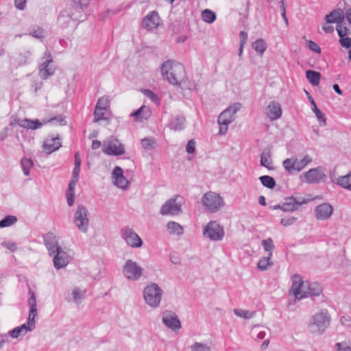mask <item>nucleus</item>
I'll list each match as a JSON object with an SVG mask.
<instances>
[{"mask_svg":"<svg viewBox=\"0 0 351 351\" xmlns=\"http://www.w3.org/2000/svg\"><path fill=\"white\" fill-rule=\"evenodd\" d=\"M292 200L290 202H285L282 204H277L272 207L274 210L280 209L284 212H290L295 210L300 206L304 204H307L315 199H302L301 202L297 201V199H290Z\"/></svg>","mask_w":351,"mask_h":351,"instance_id":"nucleus-19","label":"nucleus"},{"mask_svg":"<svg viewBox=\"0 0 351 351\" xmlns=\"http://www.w3.org/2000/svg\"><path fill=\"white\" fill-rule=\"evenodd\" d=\"M29 294L30 295L29 298L28 299V305L29 307L31 306H37L36 304V298L35 293L31 290H29Z\"/></svg>","mask_w":351,"mask_h":351,"instance_id":"nucleus-57","label":"nucleus"},{"mask_svg":"<svg viewBox=\"0 0 351 351\" xmlns=\"http://www.w3.org/2000/svg\"><path fill=\"white\" fill-rule=\"evenodd\" d=\"M326 177L322 167L313 168L305 172L302 181L308 184L319 183Z\"/></svg>","mask_w":351,"mask_h":351,"instance_id":"nucleus-13","label":"nucleus"},{"mask_svg":"<svg viewBox=\"0 0 351 351\" xmlns=\"http://www.w3.org/2000/svg\"><path fill=\"white\" fill-rule=\"evenodd\" d=\"M297 218L294 217H283L280 220V223L284 226H289L292 225L295 221Z\"/></svg>","mask_w":351,"mask_h":351,"instance_id":"nucleus-56","label":"nucleus"},{"mask_svg":"<svg viewBox=\"0 0 351 351\" xmlns=\"http://www.w3.org/2000/svg\"><path fill=\"white\" fill-rule=\"evenodd\" d=\"M112 176L114 178V180L117 178L122 177L123 176V169L120 167L116 166L112 171Z\"/></svg>","mask_w":351,"mask_h":351,"instance_id":"nucleus-59","label":"nucleus"},{"mask_svg":"<svg viewBox=\"0 0 351 351\" xmlns=\"http://www.w3.org/2000/svg\"><path fill=\"white\" fill-rule=\"evenodd\" d=\"M346 19L345 12L341 8L334 9L324 17L326 23H336L337 25L344 22Z\"/></svg>","mask_w":351,"mask_h":351,"instance_id":"nucleus-24","label":"nucleus"},{"mask_svg":"<svg viewBox=\"0 0 351 351\" xmlns=\"http://www.w3.org/2000/svg\"><path fill=\"white\" fill-rule=\"evenodd\" d=\"M336 30L339 37V43L341 47L349 49L351 47L350 38L348 37L350 34V29L343 22L336 26Z\"/></svg>","mask_w":351,"mask_h":351,"instance_id":"nucleus-17","label":"nucleus"},{"mask_svg":"<svg viewBox=\"0 0 351 351\" xmlns=\"http://www.w3.org/2000/svg\"><path fill=\"white\" fill-rule=\"evenodd\" d=\"M307 46L312 51L316 52L317 53H321V48L313 40H308L307 43Z\"/></svg>","mask_w":351,"mask_h":351,"instance_id":"nucleus-54","label":"nucleus"},{"mask_svg":"<svg viewBox=\"0 0 351 351\" xmlns=\"http://www.w3.org/2000/svg\"><path fill=\"white\" fill-rule=\"evenodd\" d=\"M42 59L43 62L39 66V75L43 80H47L55 73L56 66L53 64V58L48 50L45 52Z\"/></svg>","mask_w":351,"mask_h":351,"instance_id":"nucleus-7","label":"nucleus"},{"mask_svg":"<svg viewBox=\"0 0 351 351\" xmlns=\"http://www.w3.org/2000/svg\"><path fill=\"white\" fill-rule=\"evenodd\" d=\"M111 110H104V108H95L94 110V122H99L100 121H109L111 118Z\"/></svg>","mask_w":351,"mask_h":351,"instance_id":"nucleus-29","label":"nucleus"},{"mask_svg":"<svg viewBox=\"0 0 351 351\" xmlns=\"http://www.w3.org/2000/svg\"><path fill=\"white\" fill-rule=\"evenodd\" d=\"M22 330L19 326L15 327L12 330H10L8 332L9 335L12 338H18L19 336L22 333Z\"/></svg>","mask_w":351,"mask_h":351,"instance_id":"nucleus-58","label":"nucleus"},{"mask_svg":"<svg viewBox=\"0 0 351 351\" xmlns=\"http://www.w3.org/2000/svg\"><path fill=\"white\" fill-rule=\"evenodd\" d=\"M142 93L147 97H148L152 101L156 103V104L160 102V99H159L158 96L156 94H155L152 90H149V89H143L142 90Z\"/></svg>","mask_w":351,"mask_h":351,"instance_id":"nucleus-46","label":"nucleus"},{"mask_svg":"<svg viewBox=\"0 0 351 351\" xmlns=\"http://www.w3.org/2000/svg\"><path fill=\"white\" fill-rule=\"evenodd\" d=\"M261 245L263 247L265 252L273 251L274 249L275 248V245H274L273 240L270 237H269L266 239H263L261 241Z\"/></svg>","mask_w":351,"mask_h":351,"instance_id":"nucleus-47","label":"nucleus"},{"mask_svg":"<svg viewBox=\"0 0 351 351\" xmlns=\"http://www.w3.org/2000/svg\"><path fill=\"white\" fill-rule=\"evenodd\" d=\"M285 169L289 173L296 171L295 158H287L282 162Z\"/></svg>","mask_w":351,"mask_h":351,"instance_id":"nucleus-42","label":"nucleus"},{"mask_svg":"<svg viewBox=\"0 0 351 351\" xmlns=\"http://www.w3.org/2000/svg\"><path fill=\"white\" fill-rule=\"evenodd\" d=\"M185 122V117L183 115H176L169 121V127L174 131H180L184 128Z\"/></svg>","mask_w":351,"mask_h":351,"instance_id":"nucleus-27","label":"nucleus"},{"mask_svg":"<svg viewBox=\"0 0 351 351\" xmlns=\"http://www.w3.org/2000/svg\"><path fill=\"white\" fill-rule=\"evenodd\" d=\"M160 23V18L158 13L156 11H152L143 19L141 26L147 30H152L157 28Z\"/></svg>","mask_w":351,"mask_h":351,"instance_id":"nucleus-15","label":"nucleus"},{"mask_svg":"<svg viewBox=\"0 0 351 351\" xmlns=\"http://www.w3.org/2000/svg\"><path fill=\"white\" fill-rule=\"evenodd\" d=\"M334 208L328 203H322L317 206L314 209L315 217L317 220H326L329 219L332 213Z\"/></svg>","mask_w":351,"mask_h":351,"instance_id":"nucleus-16","label":"nucleus"},{"mask_svg":"<svg viewBox=\"0 0 351 351\" xmlns=\"http://www.w3.org/2000/svg\"><path fill=\"white\" fill-rule=\"evenodd\" d=\"M163 291L155 282L147 285L143 290V297L145 303L152 308L160 305Z\"/></svg>","mask_w":351,"mask_h":351,"instance_id":"nucleus-4","label":"nucleus"},{"mask_svg":"<svg viewBox=\"0 0 351 351\" xmlns=\"http://www.w3.org/2000/svg\"><path fill=\"white\" fill-rule=\"evenodd\" d=\"M337 351H351V347L348 346L346 342H339L335 344Z\"/></svg>","mask_w":351,"mask_h":351,"instance_id":"nucleus-55","label":"nucleus"},{"mask_svg":"<svg viewBox=\"0 0 351 351\" xmlns=\"http://www.w3.org/2000/svg\"><path fill=\"white\" fill-rule=\"evenodd\" d=\"M145 111L147 112V114L149 112V108L145 106H143L131 113L130 116L134 117L136 120L142 119L143 118L146 119L147 115L145 114Z\"/></svg>","mask_w":351,"mask_h":351,"instance_id":"nucleus-37","label":"nucleus"},{"mask_svg":"<svg viewBox=\"0 0 351 351\" xmlns=\"http://www.w3.org/2000/svg\"><path fill=\"white\" fill-rule=\"evenodd\" d=\"M330 319L328 311L326 309H321L311 317L308 329L312 333L322 334L330 326Z\"/></svg>","mask_w":351,"mask_h":351,"instance_id":"nucleus-2","label":"nucleus"},{"mask_svg":"<svg viewBox=\"0 0 351 351\" xmlns=\"http://www.w3.org/2000/svg\"><path fill=\"white\" fill-rule=\"evenodd\" d=\"M240 108V104L229 106L219 115L218 123H230L234 120V114Z\"/></svg>","mask_w":351,"mask_h":351,"instance_id":"nucleus-18","label":"nucleus"},{"mask_svg":"<svg viewBox=\"0 0 351 351\" xmlns=\"http://www.w3.org/2000/svg\"><path fill=\"white\" fill-rule=\"evenodd\" d=\"M234 313L238 317H241L245 319H250L254 315V312H250L247 310L237 308L234 310Z\"/></svg>","mask_w":351,"mask_h":351,"instance_id":"nucleus-45","label":"nucleus"},{"mask_svg":"<svg viewBox=\"0 0 351 351\" xmlns=\"http://www.w3.org/2000/svg\"><path fill=\"white\" fill-rule=\"evenodd\" d=\"M80 172V167L74 166V169L73 171L72 180H75V181H78Z\"/></svg>","mask_w":351,"mask_h":351,"instance_id":"nucleus-63","label":"nucleus"},{"mask_svg":"<svg viewBox=\"0 0 351 351\" xmlns=\"http://www.w3.org/2000/svg\"><path fill=\"white\" fill-rule=\"evenodd\" d=\"M77 182V181L71 179L69 184V189L66 193V197H75L74 188Z\"/></svg>","mask_w":351,"mask_h":351,"instance_id":"nucleus-50","label":"nucleus"},{"mask_svg":"<svg viewBox=\"0 0 351 351\" xmlns=\"http://www.w3.org/2000/svg\"><path fill=\"white\" fill-rule=\"evenodd\" d=\"M295 161L296 171L298 172L302 170L308 164H309L312 161V158L308 155H306L300 160H298L297 158H295Z\"/></svg>","mask_w":351,"mask_h":351,"instance_id":"nucleus-39","label":"nucleus"},{"mask_svg":"<svg viewBox=\"0 0 351 351\" xmlns=\"http://www.w3.org/2000/svg\"><path fill=\"white\" fill-rule=\"evenodd\" d=\"M156 141L154 138H145L141 141V145L143 149L150 150L156 147Z\"/></svg>","mask_w":351,"mask_h":351,"instance_id":"nucleus-44","label":"nucleus"},{"mask_svg":"<svg viewBox=\"0 0 351 351\" xmlns=\"http://www.w3.org/2000/svg\"><path fill=\"white\" fill-rule=\"evenodd\" d=\"M123 271L125 276L130 280H137L143 275V268L132 260L125 262Z\"/></svg>","mask_w":351,"mask_h":351,"instance_id":"nucleus-11","label":"nucleus"},{"mask_svg":"<svg viewBox=\"0 0 351 351\" xmlns=\"http://www.w3.org/2000/svg\"><path fill=\"white\" fill-rule=\"evenodd\" d=\"M43 239L49 255L52 256L57 247H60L56 235L51 232H48L43 235Z\"/></svg>","mask_w":351,"mask_h":351,"instance_id":"nucleus-25","label":"nucleus"},{"mask_svg":"<svg viewBox=\"0 0 351 351\" xmlns=\"http://www.w3.org/2000/svg\"><path fill=\"white\" fill-rule=\"evenodd\" d=\"M337 184L341 187L351 191V171L337 179Z\"/></svg>","mask_w":351,"mask_h":351,"instance_id":"nucleus-35","label":"nucleus"},{"mask_svg":"<svg viewBox=\"0 0 351 351\" xmlns=\"http://www.w3.org/2000/svg\"><path fill=\"white\" fill-rule=\"evenodd\" d=\"M342 325L346 327H351V317L349 316H343L340 319Z\"/></svg>","mask_w":351,"mask_h":351,"instance_id":"nucleus-60","label":"nucleus"},{"mask_svg":"<svg viewBox=\"0 0 351 351\" xmlns=\"http://www.w3.org/2000/svg\"><path fill=\"white\" fill-rule=\"evenodd\" d=\"M33 162L30 158H22L21 165L25 176H29L30 169L33 167Z\"/></svg>","mask_w":351,"mask_h":351,"instance_id":"nucleus-40","label":"nucleus"},{"mask_svg":"<svg viewBox=\"0 0 351 351\" xmlns=\"http://www.w3.org/2000/svg\"><path fill=\"white\" fill-rule=\"evenodd\" d=\"M252 47L260 56H263L267 46L264 39L258 38L252 43Z\"/></svg>","mask_w":351,"mask_h":351,"instance_id":"nucleus-32","label":"nucleus"},{"mask_svg":"<svg viewBox=\"0 0 351 351\" xmlns=\"http://www.w3.org/2000/svg\"><path fill=\"white\" fill-rule=\"evenodd\" d=\"M306 77L312 85L317 86L319 83L321 74L317 71L308 70L306 72Z\"/></svg>","mask_w":351,"mask_h":351,"instance_id":"nucleus-33","label":"nucleus"},{"mask_svg":"<svg viewBox=\"0 0 351 351\" xmlns=\"http://www.w3.org/2000/svg\"><path fill=\"white\" fill-rule=\"evenodd\" d=\"M115 184L121 189H125L129 184L128 180L123 176L114 180Z\"/></svg>","mask_w":351,"mask_h":351,"instance_id":"nucleus-51","label":"nucleus"},{"mask_svg":"<svg viewBox=\"0 0 351 351\" xmlns=\"http://www.w3.org/2000/svg\"><path fill=\"white\" fill-rule=\"evenodd\" d=\"M273 262L269 261L268 258H266L265 256H263L261 258V259L258 261L257 264V268L260 271H266L268 269V268L271 266H272Z\"/></svg>","mask_w":351,"mask_h":351,"instance_id":"nucleus-43","label":"nucleus"},{"mask_svg":"<svg viewBox=\"0 0 351 351\" xmlns=\"http://www.w3.org/2000/svg\"><path fill=\"white\" fill-rule=\"evenodd\" d=\"M305 92L311 104L313 106L312 110L313 112L315 114V116L318 119L319 122L323 123L324 125H326V120L324 114L317 107L316 103L313 98L312 97V96L311 95V94L306 90H305Z\"/></svg>","mask_w":351,"mask_h":351,"instance_id":"nucleus-30","label":"nucleus"},{"mask_svg":"<svg viewBox=\"0 0 351 351\" xmlns=\"http://www.w3.org/2000/svg\"><path fill=\"white\" fill-rule=\"evenodd\" d=\"M192 351H211L209 346L206 344L195 342L191 346Z\"/></svg>","mask_w":351,"mask_h":351,"instance_id":"nucleus-48","label":"nucleus"},{"mask_svg":"<svg viewBox=\"0 0 351 351\" xmlns=\"http://www.w3.org/2000/svg\"><path fill=\"white\" fill-rule=\"evenodd\" d=\"M224 199H202V204L208 213H215L225 206Z\"/></svg>","mask_w":351,"mask_h":351,"instance_id":"nucleus-22","label":"nucleus"},{"mask_svg":"<svg viewBox=\"0 0 351 351\" xmlns=\"http://www.w3.org/2000/svg\"><path fill=\"white\" fill-rule=\"evenodd\" d=\"M282 110L280 104L276 101H271L266 108V115L270 121H275L282 116Z\"/></svg>","mask_w":351,"mask_h":351,"instance_id":"nucleus-23","label":"nucleus"},{"mask_svg":"<svg viewBox=\"0 0 351 351\" xmlns=\"http://www.w3.org/2000/svg\"><path fill=\"white\" fill-rule=\"evenodd\" d=\"M53 122H58L60 125L66 124L64 119L62 116H59L53 117L48 120H43V122H40L38 119L31 120L27 118H25L23 119H14V121H12L10 123V125L13 126L17 124L23 128L36 130L47 123Z\"/></svg>","mask_w":351,"mask_h":351,"instance_id":"nucleus-3","label":"nucleus"},{"mask_svg":"<svg viewBox=\"0 0 351 351\" xmlns=\"http://www.w3.org/2000/svg\"><path fill=\"white\" fill-rule=\"evenodd\" d=\"M261 184L269 189H272L276 186L275 180L269 176H262L259 178Z\"/></svg>","mask_w":351,"mask_h":351,"instance_id":"nucleus-38","label":"nucleus"},{"mask_svg":"<svg viewBox=\"0 0 351 351\" xmlns=\"http://www.w3.org/2000/svg\"><path fill=\"white\" fill-rule=\"evenodd\" d=\"M18 221V219L14 215H6L2 219L0 220V228H4L10 227L14 223H16Z\"/></svg>","mask_w":351,"mask_h":351,"instance_id":"nucleus-34","label":"nucleus"},{"mask_svg":"<svg viewBox=\"0 0 351 351\" xmlns=\"http://www.w3.org/2000/svg\"><path fill=\"white\" fill-rule=\"evenodd\" d=\"M240 44L245 45L247 39V34L245 31H241L239 33Z\"/></svg>","mask_w":351,"mask_h":351,"instance_id":"nucleus-64","label":"nucleus"},{"mask_svg":"<svg viewBox=\"0 0 351 351\" xmlns=\"http://www.w3.org/2000/svg\"><path fill=\"white\" fill-rule=\"evenodd\" d=\"M196 142L194 139H191L188 141L186 146V151L188 154H194L195 152Z\"/></svg>","mask_w":351,"mask_h":351,"instance_id":"nucleus-52","label":"nucleus"},{"mask_svg":"<svg viewBox=\"0 0 351 351\" xmlns=\"http://www.w3.org/2000/svg\"><path fill=\"white\" fill-rule=\"evenodd\" d=\"M120 233L121 238L129 246L134 248H138L143 245V240L132 228L125 226L121 229Z\"/></svg>","mask_w":351,"mask_h":351,"instance_id":"nucleus-10","label":"nucleus"},{"mask_svg":"<svg viewBox=\"0 0 351 351\" xmlns=\"http://www.w3.org/2000/svg\"><path fill=\"white\" fill-rule=\"evenodd\" d=\"M160 70L162 75L172 85L181 86L186 78L184 65L173 60L164 62Z\"/></svg>","mask_w":351,"mask_h":351,"instance_id":"nucleus-1","label":"nucleus"},{"mask_svg":"<svg viewBox=\"0 0 351 351\" xmlns=\"http://www.w3.org/2000/svg\"><path fill=\"white\" fill-rule=\"evenodd\" d=\"M14 5L17 9L23 10L26 5V0H14Z\"/></svg>","mask_w":351,"mask_h":351,"instance_id":"nucleus-61","label":"nucleus"},{"mask_svg":"<svg viewBox=\"0 0 351 351\" xmlns=\"http://www.w3.org/2000/svg\"><path fill=\"white\" fill-rule=\"evenodd\" d=\"M162 323L169 329L177 330L181 328V322L174 312L166 311L162 317Z\"/></svg>","mask_w":351,"mask_h":351,"instance_id":"nucleus-14","label":"nucleus"},{"mask_svg":"<svg viewBox=\"0 0 351 351\" xmlns=\"http://www.w3.org/2000/svg\"><path fill=\"white\" fill-rule=\"evenodd\" d=\"M177 199H169L161 206L160 213L162 215L175 216L182 213L181 205L176 203Z\"/></svg>","mask_w":351,"mask_h":351,"instance_id":"nucleus-12","label":"nucleus"},{"mask_svg":"<svg viewBox=\"0 0 351 351\" xmlns=\"http://www.w3.org/2000/svg\"><path fill=\"white\" fill-rule=\"evenodd\" d=\"M261 165L267 168L268 170H274L275 167L273 165V160L271 159V152L269 148H265L261 155L260 160Z\"/></svg>","mask_w":351,"mask_h":351,"instance_id":"nucleus-26","label":"nucleus"},{"mask_svg":"<svg viewBox=\"0 0 351 351\" xmlns=\"http://www.w3.org/2000/svg\"><path fill=\"white\" fill-rule=\"evenodd\" d=\"M305 282L302 281L301 276L299 274L293 276V282L291 291H293L295 299L301 300L306 297V295H302L305 288Z\"/></svg>","mask_w":351,"mask_h":351,"instance_id":"nucleus-20","label":"nucleus"},{"mask_svg":"<svg viewBox=\"0 0 351 351\" xmlns=\"http://www.w3.org/2000/svg\"><path fill=\"white\" fill-rule=\"evenodd\" d=\"M304 285L305 288L302 295H306L305 298L310 297L316 303H320L324 301L323 287L321 283L306 280Z\"/></svg>","mask_w":351,"mask_h":351,"instance_id":"nucleus-5","label":"nucleus"},{"mask_svg":"<svg viewBox=\"0 0 351 351\" xmlns=\"http://www.w3.org/2000/svg\"><path fill=\"white\" fill-rule=\"evenodd\" d=\"M73 222L77 228L82 232H86L88 228L89 219L88 218V210L82 205L77 206L74 214Z\"/></svg>","mask_w":351,"mask_h":351,"instance_id":"nucleus-8","label":"nucleus"},{"mask_svg":"<svg viewBox=\"0 0 351 351\" xmlns=\"http://www.w3.org/2000/svg\"><path fill=\"white\" fill-rule=\"evenodd\" d=\"M53 265L57 269L65 267L69 264L66 253L63 251L61 247H57L55 253L53 254Z\"/></svg>","mask_w":351,"mask_h":351,"instance_id":"nucleus-21","label":"nucleus"},{"mask_svg":"<svg viewBox=\"0 0 351 351\" xmlns=\"http://www.w3.org/2000/svg\"><path fill=\"white\" fill-rule=\"evenodd\" d=\"M30 35L36 38L42 39L44 38V30L42 27H38L30 33Z\"/></svg>","mask_w":351,"mask_h":351,"instance_id":"nucleus-53","label":"nucleus"},{"mask_svg":"<svg viewBox=\"0 0 351 351\" xmlns=\"http://www.w3.org/2000/svg\"><path fill=\"white\" fill-rule=\"evenodd\" d=\"M60 147L61 143L58 137H53L51 139L46 140L43 143V148L48 153H52L58 150Z\"/></svg>","mask_w":351,"mask_h":351,"instance_id":"nucleus-28","label":"nucleus"},{"mask_svg":"<svg viewBox=\"0 0 351 351\" xmlns=\"http://www.w3.org/2000/svg\"><path fill=\"white\" fill-rule=\"evenodd\" d=\"M90 0H73V4L76 8L84 10L90 4Z\"/></svg>","mask_w":351,"mask_h":351,"instance_id":"nucleus-49","label":"nucleus"},{"mask_svg":"<svg viewBox=\"0 0 351 351\" xmlns=\"http://www.w3.org/2000/svg\"><path fill=\"white\" fill-rule=\"evenodd\" d=\"M202 19L207 23H212L216 20V14L209 9H205L202 12Z\"/></svg>","mask_w":351,"mask_h":351,"instance_id":"nucleus-36","label":"nucleus"},{"mask_svg":"<svg viewBox=\"0 0 351 351\" xmlns=\"http://www.w3.org/2000/svg\"><path fill=\"white\" fill-rule=\"evenodd\" d=\"M219 125V132H218V134L219 135H224L226 134L227 131H228V126L229 125V123H218Z\"/></svg>","mask_w":351,"mask_h":351,"instance_id":"nucleus-62","label":"nucleus"},{"mask_svg":"<svg viewBox=\"0 0 351 351\" xmlns=\"http://www.w3.org/2000/svg\"><path fill=\"white\" fill-rule=\"evenodd\" d=\"M95 108H104V110H110V100L108 96H103L99 98Z\"/></svg>","mask_w":351,"mask_h":351,"instance_id":"nucleus-41","label":"nucleus"},{"mask_svg":"<svg viewBox=\"0 0 351 351\" xmlns=\"http://www.w3.org/2000/svg\"><path fill=\"white\" fill-rule=\"evenodd\" d=\"M102 151L108 156H121L125 153V147L117 138L111 137L103 143Z\"/></svg>","mask_w":351,"mask_h":351,"instance_id":"nucleus-9","label":"nucleus"},{"mask_svg":"<svg viewBox=\"0 0 351 351\" xmlns=\"http://www.w3.org/2000/svg\"><path fill=\"white\" fill-rule=\"evenodd\" d=\"M203 234L212 241H221L224 237L223 227L216 221H210L204 228Z\"/></svg>","mask_w":351,"mask_h":351,"instance_id":"nucleus-6","label":"nucleus"},{"mask_svg":"<svg viewBox=\"0 0 351 351\" xmlns=\"http://www.w3.org/2000/svg\"><path fill=\"white\" fill-rule=\"evenodd\" d=\"M167 228L170 234L182 235L184 233L182 226L178 222L171 221L167 224Z\"/></svg>","mask_w":351,"mask_h":351,"instance_id":"nucleus-31","label":"nucleus"}]
</instances>
